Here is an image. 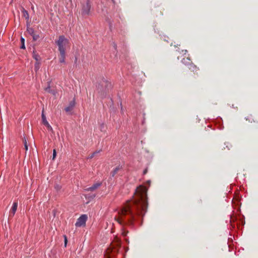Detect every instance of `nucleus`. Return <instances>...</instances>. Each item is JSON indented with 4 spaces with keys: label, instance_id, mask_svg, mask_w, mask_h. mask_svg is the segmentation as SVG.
<instances>
[{
    "label": "nucleus",
    "instance_id": "bb28decb",
    "mask_svg": "<svg viewBox=\"0 0 258 258\" xmlns=\"http://www.w3.org/2000/svg\"><path fill=\"white\" fill-rule=\"evenodd\" d=\"M147 169H146L144 170V171L143 172V173H144V174H145L147 173Z\"/></svg>",
    "mask_w": 258,
    "mask_h": 258
},
{
    "label": "nucleus",
    "instance_id": "f3484780",
    "mask_svg": "<svg viewBox=\"0 0 258 258\" xmlns=\"http://www.w3.org/2000/svg\"><path fill=\"white\" fill-rule=\"evenodd\" d=\"M21 43H22V46H21V48L22 49H24L25 48V45H24V41H25L24 38L22 37L21 38Z\"/></svg>",
    "mask_w": 258,
    "mask_h": 258
},
{
    "label": "nucleus",
    "instance_id": "393cba45",
    "mask_svg": "<svg viewBox=\"0 0 258 258\" xmlns=\"http://www.w3.org/2000/svg\"><path fill=\"white\" fill-rule=\"evenodd\" d=\"M64 246L66 247L67 244V241H68L66 235H64Z\"/></svg>",
    "mask_w": 258,
    "mask_h": 258
},
{
    "label": "nucleus",
    "instance_id": "39448f33",
    "mask_svg": "<svg viewBox=\"0 0 258 258\" xmlns=\"http://www.w3.org/2000/svg\"><path fill=\"white\" fill-rule=\"evenodd\" d=\"M91 8V3L89 0H87L86 5L83 7V14L84 15H88Z\"/></svg>",
    "mask_w": 258,
    "mask_h": 258
},
{
    "label": "nucleus",
    "instance_id": "dca6fc26",
    "mask_svg": "<svg viewBox=\"0 0 258 258\" xmlns=\"http://www.w3.org/2000/svg\"><path fill=\"white\" fill-rule=\"evenodd\" d=\"M32 36L33 37V40H34V41L37 40L38 39V38L40 37L39 35L38 34H36L35 33L33 34L32 35Z\"/></svg>",
    "mask_w": 258,
    "mask_h": 258
},
{
    "label": "nucleus",
    "instance_id": "412c9836",
    "mask_svg": "<svg viewBox=\"0 0 258 258\" xmlns=\"http://www.w3.org/2000/svg\"><path fill=\"white\" fill-rule=\"evenodd\" d=\"M61 188V186L58 184H56L55 185V188L56 190H59Z\"/></svg>",
    "mask_w": 258,
    "mask_h": 258
},
{
    "label": "nucleus",
    "instance_id": "f8f14e48",
    "mask_svg": "<svg viewBox=\"0 0 258 258\" xmlns=\"http://www.w3.org/2000/svg\"><path fill=\"white\" fill-rule=\"evenodd\" d=\"M42 122L44 124V125H47V123H48V121L46 120V118L44 114L43 110H42Z\"/></svg>",
    "mask_w": 258,
    "mask_h": 258
},
{
    "label": "nucleus",
    "instance_id": "5701e85b",
    "mask_svg": "<svg viewBox=\"0 0 258 258\" xmlns=\"http://www.w3.org/2000/svg\"><path fill=\"white\" fill-rule=\"evenodd\" d=\"M123 230V231L122 232V234L123 236H126L127 235V234L128 233V231L125 230Z\"/></svg>",
    "mask_w": 258,
    "mask_h": 258
},
{
    "label": "nucleus",
    "instance_id": "f03ea898",
    "mask_svg": "<svg viewBox=\"0 0 258 258\" xmlns=\"http://www.w3.org/2000/svg\"><path fill=\"white\" fill-rule=\"evenodd\" d=\"M56 44L58 46L59 52H66V47L69 44V41L64 36L61 35L56 41Z\"/></svg>",
    "mask_w": 258,
    "mask_h": 258
},
{
    "label": "nucleus",
    "instance_id": "9d476101",
    "mask_svg": "<svg viewBox=\"0 0 258 258\" xmlns=\"http://www.w3.org/2000/svg\"><path fill=\"white\" fill-rule=\"evenodd\" d=\"M60 56L59 60L60 63H64L66 57V52H59Z\"/></svg>",
    "mask_w": 258,
    "mask_h": 258
},
{
    "label": "nucleus",
    "instance_id": "ddd939ff",
    "mask_svg": "<svg viewBox=\"0 0 258 258\" xmlns=\"http://www.w3.org/2000/svg\"><path fill=\"white\" fill-rule=\"evenodd\" d=\"M33 57L36 60V61H39L41 59L40 56L35 52L33 53Z\"/></svg>",
    "mask_w": 258,
    "mask_h": 258
},
{
    "label": "nucleus",
    "instance_id": "6e6552de",
    "mask_svg": "<svg viewBox=\"0 0 258 258\" xmlns=\"http://www.w3.org/2000/svg\"><path fill=\"white\" fill-rule=\"evenodd\" d=\"M105 85V87L107 88V87L109 86L110 87L111 86V84L107 81H103L102 82V84L101 85H100V84L98 85V90L99 91V92H101L102 91H106V89L105 88V89L104 90L103 89H102V87L103 86V85Z\"/></svg>",
    "mask_w": 258,
    "mask_h": 258
},
{
    "label": "nucleus",
    "instance_id": "b1692460",
    "mask_svg": "<svg viewBox=\"0 0 258 258\" xmlns=\"http://www.w3.org/2000/svg\"><path fill=\"white\" fill-rule=\"evenodd\" d=\"M24 143L25 150H28V145H27V142H26V140H24Z\"/></svg>",
    "mask_w": 258,
    "mask_h": 258
},
{
    "label": "nucleus",
    "instance_id": "2eb2a0df",
    "mask_svg": "<svg viewBox=\"0 0 258 258\" xmlns=\"http://www.w3.org/2000/svg\"><path fill=\"white\" fill-rule=\"evenodd\" d=\"M39 65H40L39 61H36V63H35L34 70L36 72H37L39 70Z\"/></svg>",
    "mask_w": 258,
    "mask_h": 258
},
{
    "label": "nucleus",
    "instance_id": "423d86ee",
    "mask_svg": "<svg viewBox=\"0 0 258 258\" xmlns=\"http://www.w3.org/2000/svg\"><path fill=\"white\" fill-rule=\"evenodd\" d=\"M17 207H18V203L17 202H14L12 207L9 212V217H13L15 215V213L17 210Z\"/></svg>",
    "mask_w": 258,
    "mask_h": 258
},
{
    "label": "nucleus",
    "instance_id": "f257e3e1",
    "mask_svg": "<svg viewBox=\"0 0 258 258\" xmlns=\"http://www.w3.org/2000/svg\"><path fill=\"white\" fill-rule=\"evenodd\" d=\"M147 188L143 186L138 187L134 199L128 201L118 211L114 220L122 226H133L137 216H144L148 207Z\"/></svg>",
    "mask_w": 258,
    "mask_h": 258
},
{
    "label": "nucleus",
    "instance_id": "a878e982",
    "mask_svg": "<svg viewBox=\"0 0 258 258\" xmlns=\"http://www.w3.org/2000/svg\"><path fill=\"white\" fill-rule=\"evenodd\" d=\"M104 125L103 124L101 125V130L102 131V130L104 128Z\"/></svg>",
    "mask_w": 258,
    "mask_h": 258
},
{
    "label": "nucleus",
    "instance_id": "0eeeda50",
    "mask_svg": "<svg viewBox=\"0 0 258 258\" xmlns=\"http://www.w3.org/2000/svg\"><path fill=\"white\" fill-rule=\"evenodd\" d=\"M102 184L101 182H97L95 184H94L92 186L86 188L85 189V190L87 191H94L96 189H97L98 187H99Z\"/></svg>",
    "mask_w": 258,
    "mask_h": 258
},
{
    "label": "nucleus",
    "instance_id": "4be33fe9",
    "mask_svg": "<svg viewBox=\"0 0 258 258\" xmlns=\"http://www.w3.org/2000/svg\"><path fill=\"white\" fill-rule=\"evenodd\" d=\"M56 152L55 149L53 151V156H52V159L54 160L56 157Z\"/></svg>",
    "mask_w": 258,
    "mask_h": 258
},
{
    "label": "nucleus",
    "instance_id": "20e7f679",
    "mask_svg": "<svg viewBox=\"0 0 258 258\" xmlns=\"http://www.w3.org/2000/svg\"><path fill=\"white\" fill-rule=\"evenodd\" d=\"M181 62L182 63L186 66H189V69L192 70V71H194V69H196V66H195L191 62L190 59L189 57L183 58Z\"/></svg>",
    "mask_w": 258,
    "mask_h": 258
},
{
    "label": "nucleus",
    "instance_id": "9b49d317",
    "mask_svg": "<svg viewBox=\"0 0 258 258\" xmlns=\"http://www.w3.org/2000/svg\"><path fill=\"white\" fill-rule=\"evenodd\" d=\"M121 167L120 166H118L116 167L111 172V175L113 177L118 172V171L120 170Z\"/></svg>",
    "mask_w": 258,
    "mask_h": 258
},
{
    "label": "nucleus",
    "instance_id": "7ed1b4c3",
    "mask_svg": "<svg viewBox=\"0 0 258 258\" xmlns=\"http://www.w3.org/2000/svg\"><path fill=\"white\" fill-rule=\"evenodd\" d=\"M87 220V216L86 215H82L77 220L75 225L77 227H81L85 225Z\"/></svg>",
    "mask_w": 258,
    "mask_h": 258
},
{
    "label": "nucleus",
    "instance_id": "a211bd4d",
    "mask_svg": "<svg viewBox=\"0 0 258 258\" xmlns=\"http://www.w3.org/2000/svg\"><path fill=\"white\" fill-rule=\"evenodd\" d=\"M100 152V151H96V152H94V153H93L89 157V158H93L95 155L96 154H97V153H99Z\"/></svg>",
    "mask_w": 258,
    "mask_h": 258
},
{
    "label": "nucleus",
    "instance_id": "4468645a",
    "mask_svg": "<svg viewBox=\"0 0 258 258\" xmlns=\"http://www.w3.org/2000/svg\"><path fill=\"white\" fill-rule=\"evenodd\" d=\"M45 90V91H46L48 93H50L53 95H55V91L53 90H51L49 87L46 88Z\"/></svg>",
    "mask_w": 258,
    "mask_h": 258
},
{
    "label": "nucleus",
    "instance_id": "1a4fd4ad",
    "mask_svg": "<svg viewBox=\"0 0 258 258\" xmlns=\"http://www.w3.org/2000/svg\"><path fill=\"white\" fill-rule=\"evenodd\" d=\"M75 105V101L74 100H73L70 102L69 106L65 108V109H64L65 111L67 112H71L73 109Z\"/></svg>",
    "mask_w": 258,
    "mask_h": 258
},
{
    "label": "nucleus",
    "instance_id": "cd10ccee",
    "mask_svg": "<svg viewBox=\"0 0 258 258\" xmlns=\"http://www.w3.org/2000/svg\"><path fill=\"white\" fill-rule=\"evenodd\" d=\"M118 246H120V243H119L118 244Z\"/></svg>",
    "mask_w": 258,
    "mask_h": 258
},
{
    "label": "nucleus",
    "instance_id": "6ab92c4d",
    "mask_svg": "<svg viewBox=\"0 0 258 258\" xmlns=\"http://www.w3.org/2000/svg\"><path fill=\"white\" fill-rule=\"evenodd\" d=\"M28 31L29 33V34H31V36L35 33L33 29L32 28L28 29Z\"/></svg>",
    "mask_w": 258,
    "mask_h": 258
},
{
    "label": "nucleus",
    "instance_id": "aec40b11",
    "mask_svg": "<svg viewBox=\"0 0 258 258\" xmlns=\"http://www.w3.org/2000/svg\"><path fill=\"white\" fill-rule=\"evenodd\" d=\"M45 125L46 126V127H47V130H48L50 131H52V127L50 125V124H49V123H47V125Z\"/></svg>",
    "mask_w": 258,
    "mask_h": 258
}]
</instances>
